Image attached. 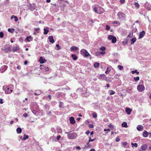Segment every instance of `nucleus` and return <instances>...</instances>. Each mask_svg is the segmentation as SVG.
<instances>
[{
  "label": "nucleus",
  "mask_w": 151,
  "mask_h": 151,
  "mask_svg": "<svg viewBox=\"0 0 151 151\" xmlns=\"http://www.w3.org/2000/svg\"><path fill=\"white\" fill-rule=\"evenodd\" d=\"M80 53L82 55L85 57H88L90 55L88 52V51L86 50L83 49L80 50Z\"/></svg>",
  "instance_id": "f257e3e1"
},
{
  "label": "nucleus",
  "mask_w": 151,
  "mask_h": 151,
  "mask_svg": "<svg viewBox=\"0 0 151 151\" xmlns=\"http://www.w3.org/2000/svg\"><path fill=\"white\" fill-rule=\"evenodd\" d=\"M40 29V28H35V31L36 32H37V33H38V30Z\"/></svg>",
  "instance_id": "5fc2aeb1"
},
{
  "label": "nucleus",
  "mask_w": 151,
  "mask_h": 151,
  "mask_svg": "<svg viewBox=\"0 0 151 151\" xmlns=\"http://www.w3.org/2000/svg\"><path fill=\"white\" fill-rule=\"evenodd\" d=\"M95 139V138H94V139H91V137H89V140L88 141H89V142H91L93 141Z\"/></svg>",
  "instance_id": "a18cd8bd"
},
{
  "label": "nucleus",
  "mask_w": 151,
  "mask_h": 151,
  "mask_svg": "<svg viewBox=\"0 0 151 151\" xmlns=\"http://www.w3.org/2000/svg\"><path fill=\"white\" fill-rule=\"evenodd\" d=\"M147 148V146L146 144H144L142 145L141 148L143 151H145Z\"/></svg>",
  "instance_id": "4468645a"
},
{
  "label": "nucleus",
  "mask_w": 151,
  "mask_h": 151,
  "mask_svg": "<svg viewBox=\"0 0 151 151\" xmlns=\"http://www.w3.org/2000/svg\"><path fill=\"white\" fill-rule=\"evenodd\" d=\"M137 89L139 92H142L145 90V86L142 85H139L137 86Z\"/></svg>",
  "instance_id": "39448f33"
},
{
  "label": "nucleus",
  "mask_w": 151,
  "mask_h": 151,
  "mask_svg": "<svg viewBox=\"0 0 151 151\" xmlns=\"http://www.w3.org/2000/svg\"><path fill=\"white\" fill-rule=\"evenodd\" d=\"M14 29H11L10 28H9L8 29V31L9 32H10L11 33H12L14 32Z\"/></svg>",
  "instance_id": "c03bdc74"
},
{
  "label": "nucleus",
  "mask_w": 151,
  "mask_h": 151,
  "mask_svg": "<svg viewBox=\"0 0 151 151\" xmlns=\"http://www.w3.org/2000/svg\"><path fill=\"white\" fill-rule=\"evenodd\" d=\"M3 50L6 52H8L11 50V48L9 45H6L4 47Z\"/></svg>",
  "instance_id": "423d86ee"
},
{
  "label": "nucleus",
  "mask_w": 151,
  "mask_h": 151,
  "mask_svg": "<svg viewBox=\"0 0 151 151\" xmlns=\"http://www.w3.org/2000/svg\"><path fill=\"white\" fill-rule=\"evenodd\" d=\"M145 7L148 10L150 9L151 8L150 5L147 3L145 4Z\"/></svg>",
  "instance_id": "6ab92c4d"
},
{
  "label": "nucleus",
  "mask_w": 151,
  "mask_h": 151,
  "mask_svg": "<svg viewBox=\"0 0 151 151\" xmlns=\"http://www.w3.org/2000/svg\"><path fill=\"white\" fill-rule=\"evenodd\" d=\"M48 39L49 41L52 43H53L54 42V40L53 39V37L52 36H49L48 37Z\"/></svg>",
  "instance_id": "2eb2a0df"
},
{
  "label": "nucleus",
  "mask_w": 151,
  "mask_h": 151,
  "mask_svg": "<svg viewBox=\"0 0 151 151\" xmlns=\"http://www.w3.org/2000/svg\"><path fill=\"white\" fill-rule=\"evenodd\" d=\"M100 50L102 51H105L106 50V47H105L102 46L100 47Z\"/></svg>",
  "instance_id": "a19ab883"
},
{
  "label": "nucleus",
  "mask_w": 151,
  "mask_h": 151,
  "mask_svg": "<svg viewBox=\"0 0 151 151\" xmlns=\"http://www.w3.org/2000/svg\"><path fill=\"white\" fill-rule=\"evenodd\" d=\"M122 126L123 127L127 128L128 127L127 123L126 122H123L122 124Z\"/></svg>",
  "instance_id": "393cba45"
},
{
  "label": "nucleus",
  "mask_w": 151,
  "mask_h": 151,
  "mask_svg": "<svg viewBox=\"0 0 151 151\" xmlns=\"http://www.w3.org/2000/svg\"><path fill=\"white\" fill-rule=\"evenodd\" d=\"M123 146L124 148L126 147V146L127 145V142H124L122 143Z\"/></svg>",
  "instance_id": "4c0bfd02"
},
{
  "label": "nucleus",
  "mask_w": 151,
  "mask_h": 151,
  "mask_svg": "<svg viewBox=\"0 0 151 151\" xmlns=\"http://www.w3.org/2000/svg\"><path fill=\"white\" fill-rule=\"evenodd\" d=\"M35 9L36 6L34 4H31L29 7V9L32 11H33Z\"/></svg>",
  "instance_id": "9d476101"
},
{
  "label": "nucleus",
  "mask_w": 151,
  "mask_h": 151,
  "mask_svg": "<svg viewBox=\"0 0 151 151\" xmlns=\"http://www.w3.org/2000/svg\"><path fill=\"white\" fill-rule=\"evenodd\" d=\"M56 46L57 47V50H59L60 49V48L58 44H57L56 45Z\"/></svg>",
  "instance_id": "3c124183"
},
{
  "label": "nucleus",
  "mask_w": 151,
  "mask_h": 151,
  "mask_svg": "<svg viewBox=\"0 0 151 151\" xmlns=\"http://www.w3.org/2000/svg\"><path fill=\"white\" fill-rule=\"evenodd\" d=\"M120 2L122 3H123L125 2V0H120Z\"/></svg>",
  "instance_id": "0e129e2a"
},
{
  "label": "nucleus",
  "mask_w": 151,
  "mask_h": 151,
  "mask_svg": "<svg viewBox=\"0 0 151 151\" xmlns=\"http://www.w3.org/2000/svg\"><path fill=\"white\" fill-rule=\"evenodd\" d=\"M145 34V32L144 31H142L140 33L139 37V39H140L142 38Z\"/></svg>",
  "instance_id": "9b49d317"
},
{
  "label": "nucleus",
  "mask_w": 151,
  "mask_h": 151,
  "mask_svg": "<svg viewBox=\"0 0 151 151\" xmlns=\"http://www.w3.org/2000/svg\"><path fill=\"white\" fill-rule=\"evenodd\" d=\"M136 38H133L131 40V43L132 44H133L136 41Z\"/></svg>",
  "instance_id": "b1692460"
},
{
  "label": "nucleus",
  "mask_w": 151,
  "mask_h": 151,
  "mask_svg": "<svg viewBox=\"0 0 151 151\" xmlns=\"http://www.w3.org/2000/svg\"><path fill=\"white\" fill-rule=\"evenodd\" d=\"M131 73L132 74H134L135 73H136V74L137 75H138L139 73V72L138 71H137V70H132L131 71Z\"/></svg>",
  "instance_id": "c85d7f7f"
},
{
  "label": "nucleus",
  "mask_w": 151,
  "mask_h": 151,
  "mask_svg": "<svg viewBox=\"0 0 151 151\" xmlns=\"http://www.w3.org/2000/svg\"><path fill=\"white\" fill-rule=\"evenodd\" d=\"M77 136V134L75 132L69 133L68 135V138L70 139H75Z\"/></svg>",
  "instance_id": "7ed1b4c3"
},
{
  "label": "nucleus",
  "mask_w": 151,
  "mask_h": 151,
  "mask_svg": "<svg viewBox=\"0 0 151 151\" xmlns=\"http://www.w3.org/2000/svg\"><path fill=\"white\" fill-rule=\"evenodd\" d=\"M90 131L89 130H87V131H86V134H87V135H88V134L89 133H90Z\"/></svg>",
  "instance_id": "13d9d810"
},
{
  "label": "nucleus",
  "mask_w": 151,
  "mask_h": 151,
  "mask_svg": "<svg viewBox=\"0 0 151 151\" xmlns=\"http://www.w3.org/2000/svg\"><path fill=\"white\" fill-rule=\"evenodd\" d=\"M108 39L109 40H111V42L113 43H114L116 41V37L113 35H109L108 37Z\"/></svg>",
  "instance_id": "f03ea898"
},
{
  "label": "nucleus",
  "mask_w": 151,
  "mask_h": 151,
  "mask_svg": "<svg viewBox=\"0 0 151 151\" xmlns=\"http://www.w3.org/2000/svg\"><path fill=\"white\" fill-rule=\"evenodd\" d=\"M22 131V129L20 127H18L17 129V132L18 134H20Z\"/></svg>",
  "instance_id": "5701e85b"
},
{
  "label": "nucleus",
  "mask_w": 151,
  "mask_h": 151,
  "mask_svg": "<svg viewBox=\"0 0 151 151\" xmlns=\"http://www.w3.org/2000/svg\"><path fill=\"white\" fill-rule=\"evenodd\" d=\"M44 69L46 71H48L49 70V68L47 67H45Z\"/></svg>",
  "instance_id": "49530a36"
},
{
  "label": "nucleus",
  "mask_w": 151,
  "mask_h": 151,
  "mask_svg": "<svg viewBox=\"0 0 151 151\" xmlns=\"http://www.w3.org/2000/svg\"><path fill=\"white\" fill-rule=\"evenodd\" d=\"M60 137H61V136L60 135H58L57 137V140H59Z\"/></svg>",
  "instance_id": "4d7b16f0"
},
{
  "label": "nucleus",
  "mask_w": 151,
  "mask_h": 151,
  "mask_svg": "<svg viewBox=\"0 0 151 151\" xmlns=\"http://www.w3.org/2000/svg\"><path fill=\"white\" fill-rule=\"evenodd\" d=\"M93 124H90L88 125V127L90 128H93Z\"/></svg>",
  "instance_id": "603ef678"
},
{
  "label": "nucleus",
  "mask_w": 151,
  "mask_h": 151,
  "mask_svg": "<svg viewBox=\"0 0 151 151\" xmlns=\"http://www.w3.org/2000/svg\"><path fill=\"white\" fill-rule=\"evenodd\" d=\"M132 111V109L129 108H126L125 109V111L128 115L130 114Z\"/></svg>",
  "instance_id": "ddd939ff"
},
{
  "label": "nucleus",
  "mask_w": 151,
  "mask_h": 151,
  "mask_svg": "<svg viewBox=\"0 0 151 151\" xmlns=\"http://www.w3.org/2000/svg\"><path fill=\"white\" fill-rule=\"evenodd\" d=\"M134 5L135 6H136L137 8H139L140 7V5L137 2H135L134 3Z\"/></svg>",
  "instance_id": "c9c22d12"
},
{
  "label": "nucleus",
  "mask_w": 151,
  "mask_h": 151,
  "mask_svg": "<svg viewBox=\"0 0 151 151\" xmlns=\"http://www.w3.org/2000/svg\"><path fill=\"white\" fill-rule=\"evenodd\" d=\"M19 47H14L12 49V51L13 52H15L19 49Z\"/></svg>",
  "instance_id": "bb28decb"
},
{
  "label": "nucleus",
  "mask_w": 151,
  "mask_h": 151,
  "mask_svg": "<svg viewBox=\"0 0 151 151\" xmlns=\"http://www.w3.org/2000/svg\"><path fill=\"white\" fill-rule=\"evenodd\" d=\"M23 116L25 117H26L27 116V114L26 113H25L23 114Z\"/></svg>",
  "instance_id": "052dcab7"
},
{
  "label": "nucleus",
  "mask_w": 151,
  "mask_h": 151,
  "mask_svg": "<svg viewBox=\"0 0 151 151\" xmlns=\"http://www.w3.org/2000/svg\"><path fill=\"white\" fill-rule=\"evenodd\" d=\"M44 60H45V61H46V60H45V59H43V58L42 57H40V63H44Z\"/></svg>",
  "instance_id": "a878e982"
},
{
  "label": "nucleus",
  "mask_w": 151,
  "mask_h": 151,
  "mask_svg": "<svg viewBox=\"0 0 151 151\" xmlns=\"http://www.w3.org/2000/svg\"><path fill=\"white\" fill-rule=\"evenodd\" d=\"M105 76V75L104 74H101L100 76V77H101V78H103Z\"/></svg>",
  "instance_id": "864d4df0"
},
{
  "label": "nucleus",
  "mask_w": 151,
  "mask_h": 151,
  "mask_svg": "<svg viewBox=\"0 0 151 151\" xmlns=\"http://www.w3.org/2000/svg\"><path fill=\"white\" fill-rule=\"evenodd\" d=\"M7 67L6 65L3 66L0 69V71L1 73H4L7 69Z\"/></svg>",
  "instance_id": "0eeeda50"
},
{
  "label": "nucleus",
  "mask_w": 151,
  "mask_h": 151,
  "mask_svg": "<svg viewBox=\"0 0 151 151\" xmlns=\"http://www.w3.org/2000/svg\"><path fill=\"white\" fill-rule=\"evenodd\" d=\"M78 47L75 46H72L70 48V50L71 52L75 51H76L78 50Z\"/></svg>",
  "instance_id": "f8f14e48"
},
{
  "label": "nucleus",
  "mask_w": 151,
  "mask_h": 151,
  "mask_svg": "<svg viewBox=\"0 0 151 151\" xmlns=\"http://www.w3.org/2000/svg\"><path fill=\"white\" fill-rule=\"evenodd\" d=\"M56 130L57 131V132L58 133H60L62 132L61 129L59 127H57L56 128Z\"/></svg>",
  "instance_id": "cd10ccee"
},
{
  "label": "nucleus",
  "mask_w": 151,
  "mask_h": 151,
  "mask_svg": "<svg viewBox=\"0 0 151 151\" xmlns=\"http://www.w3.org/2000/svg\"><path fill=\"white\" fill-rule=\"evenodd\" d=\"M92 116L93 118H96L97 116V115L96 112H94L92 114Z\"/></svg>",
  "instance_id": "f704fd0d"
},
{
  "label": "nucleus",
  "mask_w": 151,
  "mask_h": 151,
  "mask_svg": "<svg viewBox=\"0 0 151 151\" xmlns=\"http://www.w3.org/2000/svg\"><path fill=\"white\" fill-rule=\"evenodd\" d=\"M28 138H29V136L28 135L24 134V137L23 138L22 140H25L26 139H28Z\"/></svg>",
  "instance_id": "473e14b6"
},
{
  "label": "nucleus",
  "mask_w": 151,
  "mask_h": 151,
  "mask_svg": "<svg viewBox=\"0 0 151 151\" xmlns=\"http://www.w3.org/2000/svg\"><path fill=\"white\" fill-rule=\"evenodd\" d=\"M90 142H89V141H88V142L86 144V145H87V146L86 147V148H89L90 147V145L89 144V143Z\"/></svg>",
  "instance_id": "8fccbe9b"
},
{
  "label": "nucleus",
  "mask_w": 151,
  "mask_h": 151,
  "mask_svg": "<svg viewBox=\"0 0 151 151\" xmlns=\"http://www.w3.org/2000/svg\"><path fill=\"white\" fill-rule=\"evenodd\" d=\"M31 37V36H28V37H26V39L28 41V42H30V40H29V39Z\"/></svg>",
  "instance_id": "6e6d98bb"
},
{
  "label": "nucleus",
  "mask_w": 151,
  "mask_h": 151,
  "mask_svg": "<svg viewBox=\"0 0 151 151\" xmlns=\"http://www.w3.org/2000/svg\"><path fill=\"white\" fill-rule=\"evenodd\" d=\"M131 145H132V147L133 146L134 147H137L138 146L137 144L136 143H134L133 142H132Z\"/></svg>",
  "instance_id": "72a5a7b5"
},
{
  "label": "nucleus",
  "mask_w": 151,
  "mask_h": 151,
  "mask_svg": "<svg viewBox=\"0 0 151 151\" xmlns=\"http://www.w3.org/2000/svg\"><path fill=\"white\" fill-rule=\"evenodd\" d=\"M109 127L113 129V126L111 124H109Z\"/></svg>",
  "instance_id": "bf43d9fd"
},
{
  "label": "nucleus",
  "mask_w": 151,
  "mask_h": 151,
  "mask_svg": "<svg viewBox=\"0 0 151 151\" xmlns=\"http://www.w3.org/2000/svg\"><path fill=\"white\" fill-rule=\"evenodd\" d=\"M14 18H15V22H17L18 21V18H17V17L16 16H15L14 17Z\"/></svg>",
  "instance_id": "e2e57ef3"
},
{
  "label": "nucleus",
  "mask_w": 151,
  "mask_h": 151,
  "mask_svg": "<svg viewBox=\"0 0 151 151\" xmlns=\"http://www.w3.org/2000/svg\"><path fill=\"white\" fill-rule=\"evenodd\" d=\"M51 130H52V132H55V130L54 128H52L51 129Z\"/></svg>",
  "instance_id": "680f3d73"
},
{
  "label": "nucleus",
  "mask_w": 151,
  "mask_h": 151,
  "mask_svg": "<svg viewBox=\"0 0 151 151\" xmlns=\"http://www.w3.org/2000/svg\"><path fill=\"white\" fill-rule=\"evenodd\" d=\"M148 132L147 131L145 130L143 133L142 135L144 137H148Z\"/></svg>",
  "instance_id": "f3484780"
},
{
  "label": "nucleus",
  "mask_w": 151,
  "mask_h": 151,
  "mask_svg": "<svg viewBox=\"0 0 151 151\" xmlns=\"http://www.w3.org/2000/svg\"><path fill=\"white\" fill-rule=\"evenodd\" d=\"M4 37V33L2 32H0V37L1 38H3Z\"/></svg>",
  "instance_id": "de8ad7c7"
},
{
  "label": "nucleus",
  "mask_w": 151,
  "mask_h": 151,
  "mask_svg": "<svg viewBox=\"0 0 151 151\" xmlns=\"http://www.w3.org/2000/svg\"><path fill=\"white\" fill-rule=\"evenodd\" d=\"M143 128V126L141 125H138L137 127V130L139 131H142Z\"/></svg>",
  "instance_id": "dca6fc26"
},
{
  "label": "nucleus",
  "mask_w": 151,
  "mask_h": 151,
  "mask_svg": "<svg viewBox=\"0 0 151 151\" xmlns=\"http://www.w3.org/2000/svg\"><path fill=\"white\" fill-rule=\"evenodd\" d=\"M2 99H0V103L1 104H2L3 103V102L2 101Z\"/></svg>",
  "instance_id": "69168bd1"
},
{
  "label": "nucleus",
  "mask_w": 151,
  "mask_h": 151,
  "mask_svg": "<svg viewBox=\"0 0 151 151\" xmlns=\"http://www.w3.org/2000/svg\"><path fill=\"white\" fill-rule=\"evenodd\" d=\"M99 63H96V62L95 63H94V65H93L94 67L96 68H98V67H99Z\"/></svg>",
  "instance_id": "412c9836"
},
{
  "label": "nucleus",
  "mask_w": 151,
  "mask_h": 151,
  "mask_svg": "<svg viewBox=\"0 0 151 151\" xmlns=\"http://www.w3.org/2000/svg\"><path fill=\"white\" fill-rule=\"evenodd\" d=\"M90 151H95V150H94V149H91L90 150Z\"/></svg>",
  "instance_id": "774afa93"
},
{
  "label": "nucleus",
  "mask_w": 151,
  "mask_h": 151,
  "mask_svg": "<svg viewBox=\"0 0 151 151\" xmlns=\"http://www.w3.org/2000/svg\"><path fill=\"white\" fill-rule=\"evenodd\" d=\"M97 9L96 7H94L93 9V11L95 12L96 13H97L98 14H101L102 12H97Z\"/></svg>",
  "instance_id": "e433bc0d"
},
{
  "label": "nucleus",
  "mask_w": 151,
  "mask_h": 151,
  "mask_svg": "<svg viewBox=\"0 0 151 151\" xmlns=\"http://www.w3.org/2000/svg\"><path fill=\"white\" fill-rule=\"evenodd\" d=\"M134 79L135 81H137L139 80V76H137V77H134Z\"/></svg>",
  "instance_id": "58836bf2"
},
{
  "label": "nucleus",
  "mask_w": 151,
  "mask_h": 151,
  "mask_svg": "<svg viewBox=\"0 0 151 151\" xmlns=\"http://www.w3.org/2000/svg\"><path fill=\"white\" fill-rule=\"evenodd\" d=\"M105 52L104 51H102V52H97V53L96 54H100L101 55H104V54H105Z\"/></svg>",
  "instance_id": "79ce46f5"
},
{
  "label": "nucleus",
  "mask_w": 151,
  "mask_h": 151,
  "mask_svg": "<svg viewBox=\"0 0 151 151\" xmlns=\"http://www.w3.org/2000/svg\"><path fill=\"white\" fill-rule=\"evenodd\" d=\"M111 70V69L109 67H108L107 68L105 72V73L106 74H108V73Z\"/></svg>",
  "instance_id": "2f4dec72"
},
{
  "label": "nucleus",
  "mask_w": 151,
  "mask_h": 151,
  "mask_svg": "<svg viewBox=\"0 0 151 151\" xmlns=\"http://www.w3.org/2000/svg\"><path fill=\"white\" fill-rule=\"evenodd\" d=\"M13 91V90L11 87L7 88L5 90V93L6 94L11 93Z\"/></svg>",
  "instance_id": "6e6552de"
},
{
  "label": "nucleus",
  "mask_w": 151,
  "mask_h": 151,
  "mask_svg": "<svg viewBox=\"0 0 151 151\" xmlns=\"http://www.w3.org/2000/svg\"><path fill=\"white\" fill-rule=\"evenodd\" d=\"M110 95L114 94L115 93V92L112 90H110L109 91Z\"/></svg>",
  "instance_id": "c756f323"
},
{
  "label": "nucleus",
  "mask_w": 151,
  "mask_h": 151,
  "mask_svg": "<svg viewBox=\"0 0 151 151\" xmlns=\"http://www.w3.org/2000/svg\"><path fill=\"white\" fill-rule=\"evenodd\" d=\"M73 59L74 60H76L78 59V57L76 54H72L71 55Z\"/></svg>",
  "instance_id": "a211bd4d"
},
{
  "label": "nucleus",
  "mask_w": 151,
  "mask_h": 151,
  "mask_svg": "<svg viewBox=\"0 0 151 151\" xmlns=\"http://www.w3.org/2000/svg\"><path fill=\"white\" fill-rule=\"evenodd\" d=\"M41 93V91L40 90H37L36 91V92L34 93V94L36 96H38Z\"/></svg>",
  "instance_id": "aec40b11"
},
{
  "label": "nucleus",
  "mask_w": 151,
  "mask_h": 151,
  "mask_svg": "<svg viewBox=\"0 0 151 151\" xmlns=\"http://www.w3.org/2000/svg\"><path fill=\"white\" fill-rule=\"evenodd\" d=\"M106 28H105L106 30H109L110 29V27L108 25H106Z\"/></svg>",
  "instance_id": "37998d69"
},
{
  "label": "nucleus",
  "mask_w": 151,
  "mask_h": 151,
  "mask_svg": "<svg viewBox=\"0 0 151 151\" xmlns=\"http://www.w3.org/2000/svg\"><path fill=\"white\" fill-rule=\"evenodd\" d=\"M118 24H119V25L120 23L119 21H114L113 22V24H114V25H116Z\"/></svg>",
  "instance_id": "7c9ffc66"
},
{
  "label": "nucleus",
  "mask_w": 151,
  "mask_h": 151,
  "mask_svg": "<svg viewBox=\"0 0 151 151\" xmlns=\"http://www.w3.org/2000/svg\"><path fill=\"white\" fill-rule=\"evenodd\" d=\"M69 121L70 123L72 124H74L76 123V121L75 120L74 118L73 117H70Z\"/></svg>",
  "instance_id": "1a4fd4ad"
},
{
  "label": "nucleus",
  "mask_w": 151,
  "mask_h": 151,
  "mask_svg": "<svg viewBox=\"0 0 151 151\" xmlns=\"http://www.w3.org/2000/svg\"><path fill=\"white\" fill-rule=\"evenodd\" d=\"M76 149L78 150H80L81 149V148L79 146H78L76 147Z\"/></svg>",
  "instance_id": "338daca9"
},
{
  "label": "nucleus",
  "mask_w": 151,
  "mask_h": 151,
  "mask_svg": "<svg viewBox=\"0 0 151 151\" xmlns=\"http://www.w3.org/2000/svg\"><path fill=\"white\" fill-rule=\"evenodd\" d=\"M120 140V139L118 137H117L115 139L116 141L117 142H119V141Z\"/></svg>",
  "instance_id": "09e8293b"
},
{
  "label": "nucleus",
  "mask_w": 151,
  "mask_h": 151,
  "mask_svg": "<svg viewBox=\"0 0 151 151\" xmlns=\"http://www.w3.org/2000/svg\"><path fill=\"white\" fill-rule=\"evenodd\" d=\"M117 16L119 18L122 20L125 19V15L121 12H119L117 13Z\"/></svg>",
  "instance_id": "20e7f679"
},
{
  "label": "nucleus",
  "mask_w": 151,
  "mask_h": 151,
  "mask_svg": "<svg viewBox=\"0 0 151 151\" xmlns=\"http://www.w3.org/2000/svg\"><path fill=\"white\" fill-rule=\"evenodd\" d=\"M118 68L119 69V70H122L123 69V67L122 66H121L120 65H118Z\"/></svg>",
  "instance_id": "ea45409f"
},
{
  "label": "nucleus",
  "mask_w": 151,
  "mask_h": 151,
  "mask_svg": "<svg viewBox=\"0 0 151 151\" xmlns=\"http://www.w3.org/2000/svg\"><path fill=\"white\" fill-rule=\"evenodd\" d=\"M48 27H47L46 28H44V34L45 35L47 34L49 31V30H48Z\"/></svg>",
  "instance_id": "4be33fe9"
}]
</instances>
